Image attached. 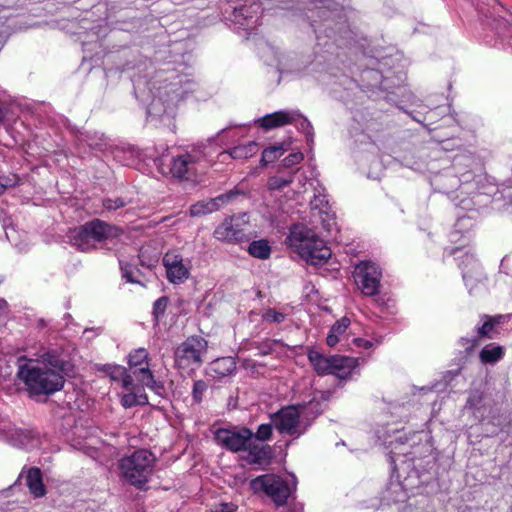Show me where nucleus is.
I'll use <instances>...</instances> for the list:
<instances>
[{"mask_svg":"<svg viewBox=\"0 0 512 512\" xmlns=\"http://www.w3.org/2000/svg\"><path fill=\"white\" fill-rule=\"evenodd\" d=\"M46 326H47V322L43 318L38 320V327L43 328V327H46Z\"/></svg>","mask_w":512,"mask_h":512,"instance_id":"obj_57","label":"nucleus"},{"mask_svg":"<svg viewBox=\"0 0 512 512\" xmlns=\"http://www.w3.org/2000/svg\"><path fill=\"white\" fill-rule=\"evenodd\" d=\"M284 151L285 150L282 145L271 146L264 149L261 156L262 165L266 166L269 163L274 162L276 159L283 155Z\"/></svg>","mask_w":512,"mask_h":512,"instance_id":"obj_34","label":"nucleus"},{"mask_svg":"<svg viewBox=\"0 0 512 512\" xmlns=\"http://www.w3.org/2000/svg\"><path fill=\"white\" fill-rule=\"evenodd\" d=\"M304 159V155L301 152H295L291 153L288 156H286L283 160V166L284 167H291L296 164H299Z\"/></svg>","mask_w":512,"mask_h":512,"instance_id":"obj_44","label":"nucleus"},{"mask_svg":"<svg viewBox=\"0 0 512 512\" xmlns=\"http://www.w3.org/2000/svg\"><path fill=\"white\" fill-rule=\"evenodd\" d=\"M349 325L350 320L347 317L336 321V323L332 325L326 338L328 346L334 347L340 341V336L346 332Z\"/></svg>","mask_w":512,"mask_h":512,"instance_id":"obj_30","label":"nucleus"},{"mask_svg":"<svg viewBox=\"0 0 512 512\" xmlns=\"http://www.w3.org/2000/svg\"><path fill=\"white\" fill-rule=\"evenodd\" d=\"M311 206L313 209L319 210L325 230L331 232L334 228H336L334 215H330L329 212L326 211L328 200L326 199L325 195L314 196L313 200H311Z\"/></svg>","mask_w":512,"mask_h":512,"instance_id":"obj_25","label":"nucleus"},{"mask_svg":"<svg viewBox=\"0 0 512 512\" xmlns=\"http://www.w3.org/2000/svg\"><path fill=\"white\" fill-rule=\"evenodd\" d=\"M135 352H137V353L145 352V349L144 348H138V349L135 350Z\"/></svg>","mask_w":512,"mask_h":512,"instance_id":"obj_62","label":"nucleus"},{"mask_svg":"<svg viewBox=\"0 0 512 512\" xmlns=\"http://www.w3.org/2000/svg\"><path fill=\"white\" fill-rule=\"evenodd\" d=\"M261 13V5L259 3H253L250 6L243 5L235 7L233 16L235 23L242 27L248 35H251L260 25L259 20Z\"/></svg>","mask_w":512,"mask_h":512,"instance_id":"obj_16","label":"nucleus"},{"mask_svg":"<svg viewBox=\"0 0 512 512\" xmlns=\"http://www.w3.org/2000/svg\"><path fill=\"white\" fill-rule=\"evenodd\" d=\"M484 399V388H473L469 392L464 408L470 410L476 418L482 419L481 410L484 408Z\"/></svg>","mask_w":512,"mask_h":512,"instance_id":"obj_26","label":"nucleus"},{"mask_svg":"<svg viewBox=\"0 0 512 512\" xmlns=\"http://www.w3.org/2000/svg\"><path fill=\"white\" fill-rule=\"evenodd\" d=\"M63 321L65 322L64 329H69L70 326L78 327V324L74 321L72 315L69 313L64 314Z\"/></svg>","mask_w":512,"mask_h":512,"instance_id":"obj_53","label":"nucleus"},{"mask_svg":"<svg viewBox=\"0 0 512 512\" xmlns=\"http://www.w3.org/2000/svg\"><path fill=\"white\" fill-rule=\"evenodd\" d=\"M247 251L251 256L261 260L268 259L271 255V247L266 239L252 241Z\"/></svg>","mask_w":512,"mask_h":512,"instance_id":"obj_31","label":"nucleus"},{"mask_svg":"<svg viewBox=\"0 0 512 512\" xmlns=\"http://www.w3.org/2000/svg\"><path fill=\"white\" fill-rule=\"evenodd\" d=\"M26 485L30 493L36 498L43 497L46 494L42 472L37 467L28 469L26 473Z\"/></svg>","mask_w":512,"mask_h":512,"instance_id":"obj_24","label":"nucleus"},{"mask_svg":"<svg viewBox=\"0 0 512 512\" xmlns=\"http://www.w3.org/2000/svg\"><path fill=\"white\" fill-rule=\"evenodd\" d=\"M245 451L248 452V461L251 464L261 465L272 457V449L269 445L255 444L253 440L249 442Z\"/></svg>","mask_w":512,"mask_h":512,"instance_id":"obj_23","label":"nucleus"},{"mask_svg":"<svg viewBox=\"0 0 512 512\" xmlns=\"http://www.w3.org/2000/svg\"><path fill=\"white\" fill-rule=\"evenodd\" d=\"M207 389V385L203 380L195 381L192 389V397L196 403H200L203 398V394Z\"/></svg>","mask_w":512,"mask_h":512,"instance_id":"obj_43","label":"nucleus"},{"mask_svg":"<svg viewBox=\"0 0 512 512\" xmlns=\"http://www.w3.org/2000/svg\"><path fill=\"white\" fill-rule=\"evenodd\" d=\"M17 366V376L30 397L50 396L61 391L66 377L75 374L70 354H41L37 358L22 355Z\"/></svg>","mask_w":512,"mask_h":512,"instance_id":"obj_2","label":"nucleus"},{"mask_svg":"<svg viewBox=\"0 0 512 512\" xmlns=\"http://www.w3.org/2000/svg\"><path fill=\"white\" fill-rule=\"evenodd\" d=\"M354 342L358 348L370 349L373 347V343L367 339L355 338Z\"/></svg>","mask_w":512,"mask_h":512,"instance_id":"obj_52","label":"nucleus"},{"mask_svg":"<svg viewBox=\"0 0 512 512\" xmlns=\"http://www.w3.org/2000/svg\"><path fill=\"white\" fill-rule=\"evenodd\" d=\"M275 429L284 435L299 437L305 432L301 428L300 413L296 406H286L270 415Z\"/></svg>","mask_w":512,"mask_h":512,"instance_id":"obj_12","label":"nucleus"},{"mask_svg":"<svg viewBox=\"0 0 512 512\" xmlns=\"http://www.w3.org/2000/svg\"><path fill=\"white\" fill-rule=\"evenodd\" d=\"M509 258L508 256H504L500 263V271L506 274H509L508 268L506 266V263L508 262Z\"/></svg>","mask_w":512,"mask_h":512,"instance_id":"obj_55","label":"nucleus"},{"mask_svg":"<svg viewBox=\"0 0 512 512\" xmlns=\"http://www.w3.org/2000/svg\"><path fill=\"white\" fill-rule=\"evenodd\" d=\"M479 352H503V347L501 345L491 343L482 347Z\"/></svg>","mask_w":512,"mask_h":512,"instance_id":"obj_51","label":"nucleus"},{"mask_svg":"<svg viewBox=\"0 0 512 512\" xmlns=\"http://www.w3.org/2000/svg\"><path fill=\"white\" fill-rule=\"evenodd\" d=\"M102 205L108 211H115L117 209L125 207L127 205V202L121 197H117L115 199L104 198L102 200Z\"/></svg>","mask_w":512,"mask_h":512,"instance_id":"obj_42","label":"nucleus"},{"mask_svg":"<svg viewBox=\"0 0 512 512\" xmlns=\"http://www.w3.org/2000/svg\"><path fill=\"white\" fill-rule=\"evenodd\" d=\"M174 86H175V84H170L166 88H169V91H171V92H175Z\"/></svg>","mask_w":512,"mask_h":512,"instance_id":"obj_60","label":"nucleus"},{"mask_svg":"<svg viewBox=\"0 0 512 512\" xmlns=\"http://www.w3.org/2000/svg\"><path fill=\"white\" fill-rule=\"evenodd\" d=\"M0 440L27 449L38 444V434L31 429L17 428L9 418L0 416Z\"/></svg>","mask_w":512,"mask_h":512,"instance_id":"obj_10","label":"nucleus"},{"mask_svg":"<svg viewBox=\"0 0 512 512\" xmlns=\"http://www.w3.org/2000/svg\"><path fill=\"white\" fill-rule=\"evenodd\" d=\"M6 187H7L6 185H4V184H2V183L0 182V195H1V194H3V193L5 192Z\"/></svg>","mask_w":512,"mask_h":512,"instance_id":"obj_58","label":"nucleus"},{"mask_svg":"<svg viewBox=\"0 0 512 512\" xmlns=\"http://www.w3.org/2000/svg\"><path fill=\"white\" fill-rule=\"evenodd\" d=\"M391 489H393L395 492L398 491V490H401V486L399 484H396V485H393L391 487Z\"/></svg>","mask_w":512,"mask_h":512,"instance_id":"obj_59","label":"nucleus"},{"mask_svg":"<svg viewBox=\"0 0 512 512\" xmlns=\"http://www.w3.org/2000/svg\"><path fill=\"white\" fill-rule=\"evenodd\" d=\"M137 405L148 404V397L145 393L136 394Z\"/></svg>","mask_w":512,"mask_h":512,"instance_id":"obj_54","label":"nucleus"},{"mask_svg":"<svg viewBox=\"0 0 512 512\" xmlns=\"http://www.w3.org/2000/svg\"><path fill=\"white\" fill-rule=\"evenodd\" d=\"M207 341L202 336L188 337L182 343V352H205Z\"/></svg>","mask_w":512,"mask_h":512,"instance_id":"obj_32","label":"nucleus"},{"mask_svg":"<svg viewBox=\"0 0 512 512\" xmlns=\"http://www.w3.org/2000/svg\"><path fill=\"white\" fill-rule=\"evenodd\" d=\"M103 329L101 327L97 328H85L82 333V340L83 341H90L93 338L97 337L102 333Z\"/></svg>","mask_w":512,"mask_h":512,"instance_id":"obj_46","label":"nucleus"},{"mask_svg":"<svg viewBox=\"0 0 512 512\" xmlns=\"http://www.w3.org/2000/svg\"><path fill=\"white\" fill-rule=\"evenodd\" d=\"M129 365L134 367V370H138V366H141L144 362L147 363V354H129Z\"/></svg>","mask_w":512,"mask_h":512,"instance_id":"obj_45","label":"nucleus"},{"mask_svg":"<svg viewBox=\"0 0 512 512\" xmlns=\"http://www.w3.org/2000/svg\"><path fill=\"white\" fill-rule=\"evenodd\" d=\"M358 365L357 359L342 354H333L332 372L339 378H346Z\"/></svg>","mask_w":512,"mask_h":512,"instance_id":"obj_21","label":"nucleus"},{"mask_svg":"<svg viewBox=\"0 0 512 512\" xmlns=\"http://www.w3.org/2000/svg\"><path fill=\"white\" fill-rule=\"evenodd\" d=\"M459 260V267L462 270V278L465 286L467 287L470 294L478 291L483 285L486 279L483 269L471 253L466 252L462 257H457Z\"/></svg>","mask_w":512,"mask_h":512,"instance_id":"obj_13","label":"nucleus"},{"mask_svg":"<svg viewBox=\"0 0 512 512\" xmlns=\"http://www.w3.org/2000/svg\"><path fill=\"white\" fill-rule=\"evenodd\" d=\"M216 442L233 453L246 450L254 440V432L247 427L219 428L215 432Z\"/></svg>","mask_w":512,"mask_h":512,"instance_id":"obj_11","label":"nucleus"},{"mask_svg":"<svg viewBox=\"0 0 512 512\" xmlns=\"http://www.w3.org/2000/svg\"><path fill=\"white\" fill-rule=\"evenodd\" d=\"M410 442V451H402L401 454L404 456H409L410 460H414L416 458H421L425 454L430 452L431 445L428 442L427 436L423 435L422 432H413L410 437L405 436V441L401 445Z\"/></svg>","mask_w":512,"mask_h":512,"instance_id":"obj_19","label":"nucleus"},{"mask_svg":"<svg viewBox=\"0 0 512 512\" xmlns=\"http://www.w3.org/2000/svg\"><path fill=\"white\" fill-rule=\"evenodd\" d=\"M163 265L167 279L172 284L184 283L190 276V268L184 264L183 257L176 251H168L163 256Z\"/></svg>","mask_w":512,"mask_h":512,"instance_id":"obj_15","label":"nucleus"},{"mask_svg":"<svg viewBox=\"0 0 512 512\" xmlns=\"http://www.w3.org/2000/svg\"><path fill=\"white\" fill-rule=\"evenodd\" d=\"M120 269L122 278H124L127 282L143 285V283L135 277V274L140 273V270L137 267L133 266L132 264L120 261Z\"/></svg>","mask_w":512,"mask_h":512,"instance_id":"obj_35","label":"nucleus"},{"mask_svg":"<svg viewBox=\"0 0 512 512\" xmlns=\"http://www.w3.org/2000/svg\"><path fill=\"white\" fill-rule=\"evenodd\" d=\"M286 318V315L282 312L276 311L273 308H267L262 313V319L270 323H282Z\"/></svg>","mask_w":512,"mask_h":512,"instance_id":"obj_41","label":"nucleus"},{"mask_svg":"<svg viewBox=\"0 0 512 512\" xmlns=\"http://www.w3.org/2000/svg\"><path fill=\"white\" fill-rule=\"evenodd\" d=\"M287 244L311 265H323L331 257V250L325 241L312 229L302 224L292 226Z\"/></svg>","mask_w":512,"mask_h":512,"instance_id":"obj_3","label":"nucleus"},{"mask_svg":"<svg viewBox=\"0 0 512 512\" xmlns=\"http://www.w3.org/2000/svg\"><path fill=\"white\" fill-rule=\"evenodd\" d=\"M457 252H460V249L459 248H453L451 250V254H456Z\"/></svg>","mask_w":512,"mask_h":512,"instance_id":"obj_61","label":"nucleus"},{"mask_svg":"<svg viewBox=\"0 0 512 512\" xmlns=\"http://www.w3.org/2000/svg\"><path fill=\"white\" fill-rule=\"evenodd\" d=\"M244 223L245 220L242 218L235 216L227 217L215 228L213 236L221 242L230 244L241 243L248 240L243 229Z\"/></svg>","mask_w":512,"mask_h":512,"instance_id":"obj_14","label":"nucleus"},{"mask_svg":"<svg viewBox=\"0 0 512 512\" xmlns=\"http://www.w3.org/2000/svg\"><path fill=\"white\" fill-rule=\"evenodd\" d=\"M297 111L295 110H279L268 113L258 118L255 122L265 131L291 124L295 121Z\"/></svg>","mask_w":512,"mask_h":512,"instance_id":"obj_17","label":"nucleus"},{"mask_svg":"<svg viewBox=\"0 0 512 512\" xmlns=\"http://www.w3.org/2000/svg\"><path fill=\"white\" fill-rule=\"evenodd\" d=\"M308 358L319 374H331L333 354H308Z\"/></svg>","mask_w":512,"mask_h":512,"instance_id":"obj_28","label":"nucleus"},{"mask_svg":"<svg viewBox=\"0 0 512 512\" xmlns=\"http://www.w3.org/2000/svg\"><path fill=\"white\" fill-rule=\"evenodd\" d=\"M381 278V269L372 261H362L355 267L354 281L365 296L371 297L379 293Z\"/></svg>","mask_w":512,"mask_h":512,"instance_id":"obj_9","label":"nucleus"},{"mask_svg":"<svg viewBox=\"0 0 512 512\" xmlns=\"http://www.w3.org/2000/svg\"><path fill=\"white\" fill-rule=\"evenodd\" d=\"M121 403L125 408H130L137 405L136 394L131 391L123 395Z\"/></svg>","mask_w":512,"mask_h":512,"instance_id":"obj_47","label":"nucleus"},{"mask_svg":"<svg viewBox=\"0 0 512 512\" xmlns=\"http://www.w3.org/2000/svg\"><path fill=\"white\" fill-rule=\"evenodd\" d=\"M481 209L477 211H468L471 213L470 215H459L454 225V230L450 234V238L452 241L458 239V235H465L468 233L475 224L476 213H478Z\"/></svg>","mask_w":512,"mask_h":512,"instance_id":"obj_27","label":"nucleus"},{"mask_svg":"<svg viewBox=\"0 0 512 512\" xmlns=\"http://www.w3.org/2000/svg\"><path fill=\"white\" fill-rule=\"evenodd\" d=\"M235 368L236 361L231 355L216 358L211 363V369L220 376L231 374Z\"/></svg>","mask_w":512,"mask_h":512,"instance_id":"obj_29","label":"nucleus"},{"mask_svg":"<svg viewBox=\"0 0 512 512\" xmlns=\"http://www.w3.org/2000/svg\"><path fill=\"white\" fill-rule=\"evenodd\" d=\"M98 370L104 371L112 380L119 381L125 374V368L120 365H97Z\"/></svg>","mask_w":512,"mask_h":512,"instance_id":"obj_38","label":"nucleus"},{"mask_svg":"<svg viewBox=\"0 0 512 512\" xmlns=\"http://www.w3.org/2000/svg\"><path fill=\"white\" fill-rule=\"evenodd\" d=\"M391 453H393L395 456L400 454V452L398 453V452H396L394 450H392Z\"/></svg>","mask_w":512,"mask_h":512,"instance_id":"obj_64","label":"nucleus"},{"mask_svg":"<svg viewBox=\"0 0 512 512\" xmlns=\"http://www.w3.org/2000/svg\"><path fill=\"white\" fill-rule=\"evenodd\" d=\"M481 363H496L498 362L503 354H479Z\"/></svg>","mask_w":512,"mask_h":512,"instance_id":"obj_49","label":"nucleus"},{"mask_svg":"<svg viewBox=\"0 0 512 512\" xmlns=\"http://www.w3.org/2000/svg\"><path fill=\"white\" fill-rule=\"evenodd\" d=\"M196 360H200V354H193Z\"/></svg>","mask_w":512,"mask_h":512,"instance_id":"obj_63","label":"nucleus"},{"mask_svg":"<svg viewBox=\"0 0 512 512\" xmlns=\"http://www.w3.org/2000/svg\"><path fill=\"white\" fill-rule=\"evenodd\" d=\"M293 182V174L288 176H272L268 179L267 186L269 190H281Z\"/></svg>","mask_w":512,"mask_h":512,"instance_id":"obj_36","label":"nucleus"},{"mask_svg":"<svg viewBox=\"0 0 512 512\" xmlns=\"http://www.w3.org/2000/svg\"><path fill=\"white\" fill-rule=\"evenodd\" d=\"M234 196L235 193L229 192L208 201H199L190 207V215L192 217H198L213 213L219 210L222 205L228 203Z\"/></svg>","mask_w":512,"mask_h":512,"instance_id":"obj_18","label":"nucleus"},{"mask_svg":"<svg viewBox=\"0 0 512 512\" xmlns=\"http://www.w3.org/2000/svg\"><path fill=\"white\" fill-rule=\"evenodd\" d=\"M291 477L290 482H288L281 476L264 474L253 479L251 487L256 492H264L276 506L280 507L287 504L288 499L297 489V479L293 474Z\"/></svg>","mask_w":512,"mask_h":512,"instance_id":"obj_6","label":"nucleus"},{"mask_svg":"<svg viewBox=\"0 0 512 512\" xmlns=\"http://www.w3.org/2000/svg\"><path fill=\"white\" fill-rule=\"evenodd\" d=\"M378 438L382 440L384 445H387L389 447H393L396 450L397 444L403 443V435L399 430H389L388 432H385L384 434H380V431H377Z\"/></svg>","mask_w":512,"mask_h":512,"instance_id":"obj_33","label":"nucleus"},{"mask_svg":"<svg viewBox=\"0 0 512 512\" xmlns=\"http://www.w3.org/2000/svg\"><path fill=\"white\" fill-rule=\"evenodd\" d=\"M156 463V456L148 449H138L119 461L123 479L130 485L142 489L150 480Z\"/></svg>","mask_w":512,"mask_h":512,"instance_id":"obj_4","label":"nucleus"},{"mask_svg":"<svg viewBox=\"0 0 512 512\" xmlns=\"http://www.w3.org/2000/svg\"><path fill=\"white\" fill-rule=\"evenodd\" d=\"M236 508L233 503H221L216 507L215 512H234Z\"/></svg>","mask_w":512,"mask_h":512,"instance_id":"obj_50","label":"nucleus"},{"mask_svg":"<svg viewBox=\"0 0 512 512\" xmlns=\"http://www.w3.org/2000/svg\"><path fill=\"white\" fill-rule=\"evenodd\" d=\"M292 124H294L297 127V129L303 132L307 137H310L311 139L313 138V126L310 123V121L306 117H304L300 112L297 111V116Z\"/></svg>","mask_w":512,"mask_h":512,"instance_id":"obj_37","label":"nucleus"},{"mask_svg":"<svg viewBox=\"0 0 512 512\" xmlns=\"http://www.w3.org/2000/svg\"><path fill=\"white\" fill-rule=\"evenodd\" d=\"M511 315L497 314L494 316L488 314L480 315V323L476 325V334L471 337H462L460 339L465 352H473L477 349L484 339H493L503 331V325L510 319Z\"/></svg>","mask_w":512,"mask_h":512,"instance_id":"obj_7","label":"nucleus"},{"mask_svg":"<svg viewBox=\"0 0 512 512\" xmlns=\"http://www.w3.org/2000/svg\"><path fill=\"white\" fill-rule=\"evenodd\" d=\"M122 384V387L127 390V391H131L133 389V386H134V381H133V378L131 375H129L127 373V371L125 370V374L123 375V377L120 378L119 380Z\"/></svg>","mask_w":512,"mask_h":512,"instance_id":"obj_48","label":"nucleus"},{"mask_svg":"<svg viewBox=\"0 0 512 512\" xmlns=\"http://www.w3.org/2000/svg\"><path fill=\"white\" fill-rule=\"evenodd\" d=\"M274 425L271 423L260 424L254 433V439L265 442L271 439Z\"/></svg>","mask_w":512,"mask_h":512,"instance_id":"obj_40","label":"nucleus"},{"mask_svg":"<svg viewBox=\"0 0 512 512\" xmlns=\"http://www.w3.org/2000/svg\"><path fill=\"white\" fill-rule=\"evenodd\" d=\"M205 145L194 146L190 151L173 157L169 164V174L179 180H187L195 175V165L205 160Z\"/></svg>","mask_w":512,"mask_h":512,"instance_id":"obj_8","label":"nucleus"},{"mask_svg":"<svg viewBox=\"0 0 512 512\" xmlns=\"http://www.w3.org/2000/svg\"><path fill=\"white\" fill-rule=\"evenodd\" d=\"M0 311L3 313H7L9 311V304L8 302L0 297Z\"/></svg>","mask_w":512,"mask_h":512,"instance_id":"obj_56","label":"nucleus"},{"mask_svg":"<svg viewBox=\"0 0 512 512\" xmlns=\"http://www.w3.org/2000/svg\"><path fill=\"white\" fill-rule=\"evenodd\" d=\"M134 376L146 387L155 392L159 396H163L165 393V387L162 381H158L154 378L151 370L146 366L139 367L138 370H133Z\"/></svg>","mask_w":512,"mask_h":512,"instance_id":"obj_22","label":"nucleus"},{"mask_svg":"<svg viewBox=\"0 0 512 512\" xmlns=\"http://www.w3.org/2000/svg\"><path fill=\"white\" fill-rule=\"evenodd\" d=\"M475 158L471 154L456 156L451 167L434 173L430 177V185L435 192L453 194L451 200L457 208L464 211H477L489 206L498 194L494 184L483 183L478 179L475 184L472 167Z\"/></svg>","mask_w":512,"mask_h":512,"instance_id":"obj_1","label":"nucleus"},{"mask_svg":"<svg viewBox=\"0 0 512 512\" xmlns=\"http://www.w3.org/2000/svg\"><path fill=\"white\" fill-rule=\"evenodd\" d=\"M258 150V144L255 141H250L246 144L238 145L229 150L222 151L219 154V157L222 161L225 160L226 156H229L234 160H246L256 155Z\"/></svg>","mask_w":512,"mask_h":512,"instance_id":"obj_20","label":"nucleus"},{"mask_svg":"<svg viewBox=\"0 0 512 512\" xmlns=\"http://www.w3.org/2000/svg\"><path fill=\"white\" fill-rule=\"evenodd\" d=\"M169 299L167 296L159 297L153 303L152 315L155 321H159L165 314Z\"/></svg>","mask_w":512,"mask_h":512,"instance_id":"obj_39","label":"nucleus"},{"mask_svg":"<svg viewBox=\"0 0 512 512\" xmlns=\"http://www.w3.org/2000/svg\"><path fill=\"white\" fill-rule=\"evenodd\" d=\"M121 229L100 219H93L73 229L69 238L71 244L77 250L89 252L96 248V243L114 238L119 235Z\"/></svg>","mask_w":512,"mask_h":512,"instance_id":"obj_5","label":"nucleus"}]
</instances>
